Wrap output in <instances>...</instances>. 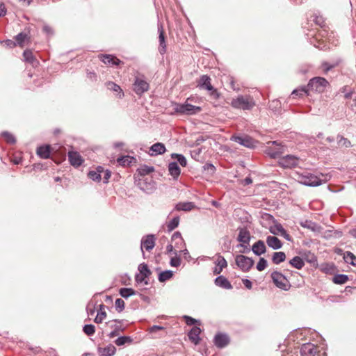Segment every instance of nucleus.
<instances>
[{
	"label": "nucleus",
	"mask_w": 356,
	"mask_h": 356,
	"mask_svg": "<svg viewBox=\"0 0 356 356\" xmlns=\"http://www.w3.org/2000/svg\"><path fill=\"white\" fill-rule=\"evenodd\" d=\"M26 39H28V35L23 32L19 33L15 37L16 44L19 46H22Z\"/></svg>",
	"instance_id": "nucleus-49"
},
{
	"label": "nucleus",
	"mask_w": 356,
	"mask_h": 356,
	"mask_svg": "<svg viewBox=\"0 0 356 356\" xmlns=\"http://www.w3.org/2000/svg\"><path fill=\"white\" fill-rule=\"evenodd\" d=\"M195 207V204L191 202H179L176 204L175 209L177 211H188Z\"/></svg>",
	"instance_id": "nucleus-34"
},
{
	"label": "nucleus",
	"mask_w": 356,
	"mask_h": 356,
	"mask_svg": "<svg viewBox=\"0 0 356 356\" xmlns=\"http://www.w3.org/2000/svg\"><path fill=\"white\" fill-rule=\"evenodd\" d=\"M147 180V178L140 179L138 184L139 188L144 191L150 190L154 187V182L152 181V179H149V182Z\"/></svg>",
	"instance_id": "nucleus-35"
},
{
	"label": "nucleus",
	"mask_w": 356,
	"mask_h": 356,
	"mask_svg": "<svg viewBox=\"0 0 356 356\" xmlns=\"http://www.w3.org/2000/svg\"><path fill=\"white\" fill-rule=\"evenodd\" d=\"M155 245V238L152 234L147 235L143 237L141 240V246L140 249L143 254V257L145 258V253L143 252V248L146 250L149 251L154 248Z\"/></svg>",
	"instance_id": "nucleus-13"
},
{
	"label": "nucleus",
	"mask_w": 356,
	"mask_h": 356,
	"mask_svg": "<svg viewBox=\"0 0 356 356\" xmlns=\"http://www.w3.org/2000/svg\"><path fill=\"white\" fill-rule=\"evenodd\" d=\"M328 85L329 83L325 78L318 76L310 79L307 85V88H308L309 92L310 91H314L321 93L325 90Z\"/></svg>",
	"instance_id": "nucleus-4"
},
{
	"label": "nucleus",
	"mask_w": 356,
	"mask_h": 356,
	"mask_svg": "<svg viewBox=\"0 0 356 356\" xmlns=\"http://www.w3.org/2000/svg\"><path fill=\"white\" fill-rule=\"evenodd\" d=\"M309 91L308 88H307V86H301L298 88H296L293 90V92L291 94V97L293 99H296V97H302L303 95H309Z\"/></svg>",
	"instance_id": "nucleus-29"
},
{
	"label": "nucleus",
	"mask_w": 356,
	"mask_h": 356,
	"mask_svg": "<svg viewBox=\"0 0 356 356\" xmlns=\"http://www.w3.org/2000/svg\"><path fill=\"white\" fill-rule=\"evenodd\" d=\"M108 90L118 92V95L119 98H121L124 96V92L119 85L116 84L113 81H108L105 83Z\"/></svg>",
	"instance_id": "nucleus-30"
},
{
	"label": "nucleus",
	"mask_w": 356,
	"mask_h": 356,
	"mask_svg": "<svg viewBox=\"0 0 356 356\" xmlns=\"http://www.w3.org/2000/svg\"><path fill=\"white\" fill-rule=\"evenodd\" d=\"M172 241H177L176 244H177L179 242L181 243H184V239L181 237V233L179 232H175L172 236Z\"/></svg>",
	"instance_id": "nucleus-59"
},
{
	"label": "nucleus",
	"mask_w": 356,
	"mask_h": 356,
	"mask_svg": "<svg viewBox=\"0 0 356 356\" xmlns=\"http://www.w3.org/2000/svg\"><path fill=\"white\" fill-rule=\"evenodd\" d=\"M133 341V339L129 336H121L115 340V343L118 346H124L126 343H131Z\"/></svg>",
	"instance_id": "nucleus-42"
},
{
	"label": "nucleus",
	"mask_w": 356,
	"mask_h": 356,
	"mask_svg": "<svg viewBox=\"0 0 356 356\" xmlns=\"http://www.w3.org/2000/svg\"><path fill=\"white\" fill-rule=\"evenodd\" d=\"M289 264L292 267L300 270L304 267L305 263L302 258L298 256H296L289 261Z\"/></svg>",
	"instance_id": "nucleus-32"
},
{
	"label": "nucleus",
	"mask_w": 356,
	"mask_h": 356,
	"mask_svg": "<svg viewBox=\"0 0 356 356\" xmlns=\"http://www.w3.org/2000/svg\"><path fill=\"white\" fill-rule=\"evenodd\" d=\"M138 270L139 271V273L142 274L145 277L148 278L152 274V272L149 269L148 266L145 263L140 264L138 266Z\"/></svg>",
	"instance_id": "nucleus-43"
},
{
	"label": "nucleus",
	"mask_w": 356,
	"mask_h": 356,
	"mask_svg": "<svg viewBox=\"0 0 356 356\" xmlns=\"http://www.w3.org/2000/svg\"><path fill=\"white\" fill-rule=\"evenodd\" d=\"M231 140L234 141L245 147L254 148L256 146V141L250 136H232Z\"/></svg>",
	"instance_id": "nucleus-10"
},
{
	"label": "nucleus",
	"mask_w": 356,
	"mask_h": 356,
	"mask_svg": "<svg viewBox=\"0 0 356 356\" xmlns=\"http://www.w3.org/2000/svg\"><path fill=\"white\" fill-rule=\"evenodd\" d=\"M266 243L268 247L273 250H279L283 245L282 242L277 237L274 236H268L266 237Z\"/></svg>",
	"instance_id": "nucleus-22"
},
{
	"label": "nucleus",
	"mask_w": 356,
	"mask_h": 356,
	"mask_svg": "<svg viewBox=\"0 0 356 356\" xmlns=\"http://www.w3.org/2000/svg\"><path fill=\"white\" fill-rule=\"evenodd\" d=\"M201 333V330L198 327H193L191 331L188 332V336L189 339L194 344L197 345L200 341V334Z\"/></svg>",
	"instance_id": "nucleus-25"
},
{
	"label": "nucleus",
	"mask_w": 356,
	"mask_h": 356,
	"mask_svg": "<svg viewBox=\"0 0 356 356\" xmlns=\"http://www.w3.org/2000/svg\"><path fill=\"white\" fill-rule=\"evenodd\" d=\"M68 159L70 164L74 167H79L83 163L81 155L76 152H69Z\"/></svg>",
	"instance_id": "nucleus-21"
},
{
	"label": "nucleus",
	"mask_w": 356,
	"mask_h": 356,
	"mask_svg": "<svg viewBox=\"0 0 356 356\" xmlns=\"http://www.w3.org/2000/svg\"><path fill=\"white\" fill-rule=\"evenodd\" d=\"M99 58L104 64L111 66L119 65L122 63L120 59L111 54H101Z\"/></svg>",
	"instance_id": "nucleus-17"
},
{
	"label": "nucleus",
	"mask_w": 356,
	"mask_h": 356,
	"mask_svg": "<svg viewBox=\"0 0 356 356\" xmlns=\"http://www.w3.org/2000/svg\"><path fill=\"white\" fill-rule=\"evenodd\" d=\"M124 305H125V303L122 299L117 298L115 300V309L118 312H122L124 309Z\"/></svg>",
	"instance_id": "nucleus-54"
},
{
	"label": "nucleus",
	"mask_w": 356,
	"mask_h": 356,
	"mask_svg": "<svg viewBox=\"0 0 356 356\" xmlns=\"http://www.w3.org/2000/svg\"><path fill=\"white\" fill-rule=\"evenodd\" d=\"M154 171L153 166L143 165L138 169V174L141 176H145Z\"/></svg>",
	"instance_id": "nucleus-45"
},
{
	"label": "nucleus",
	"mask_w": 356,
	"mask_h": 356,
	"mask_svg": "<svg viewBox=\"0 0 356 356\" xmlns=\"http://www.w3.org/2000/svg\"><path fill=\"white\" fill-rule=\"evenodd\" d=\"M268 266V262L264 258H260L259 262L257 264V269L259 271L264 270Z\"/></svg>",
	"instance_id": "nucleus-57"
},
{
	"label": "nucleus",
	"mask_w": 356,
	"mask_h": 356,
	"mask_svg": "<svg viewBox=\"0 0 356 356\" xmlns=\"http://www.w3.org/2000/svg\"><path fill=\"white\" fill-rule=\"evenodd\" d=\"M339 63V61H335L333 63L323 62L322 63V67H323L325 72H327L332 68L337 67Z\"/></svg>",
	"instance_id": "nucleus-52"
},
{
	"label": "nucleus",
	"mask_w": 356,
	"mask_h": 356,
	"mask_svg": "<svg viewBox=\"0 0 356 356\" xmlns=\"http://www.w3.org/2000/svg\"><path fill=\"white\" fill-rule=\"evenodd\" d=\"M201 107L193 106L190 104H175L174 111L179 114L193 115L200 112Z\"/></svg>",
	"instance_id": "nucleus-7"
},
{
	"label": "nucleus",
	"mask_w": 356,
	"mask_h": 356,
	"mask_svg": "<svg viewBox=\"0 0 356 356\" xmlns=\"http://www.w3.org/2000/svg\"><path fill=\"white\" fill-rule=\"evenodd\" d=\"M317 348L311 343H304L300 348L301 356H315Z\"/></svg>",
	"instance_id": "nucleus-16"
},
{
	"label": "nucleus",
	"mask_w": 356,
	"mask_h": 356,
	"mask_svg": "<svg viewBox=\"0 0 356 356\" xmlns=\"http://www.w3.org/2000/svg\"><path fill=\"white\" fill-rule=\"evenodd\" d=\"M136 161V159L131 156L127 155V156H122L119 157L117 159V162L119 165L122 166H127L131 164L132 163H135Z\"/></svg>",
	"instance_id": "nucleus-33"
},
{
	"label": "nucleus",
	"mask_w": 356,
	"mask_h": 356,
	"mask_svg": "<svg viewBox=\"0 0 356 356\" xmlns=\"http://www.w3.org/2000/svg\"><path fill=\"white\" fill-rule=\"evenodd\" d=\"M50 153L51 147L50 145H48L40 146L37 149V154L38 156L43 159H49L50 156Z\"/></svg>",
	"instance_id": "nucleus-28"
},
{
	"label": "nucleus",
	"mask_w": 356,
	"mask_h": 356,
	"mask_svg": "<svg viewBox=\"0 0 356 356\" xmlns=\"http://www.w3.org/2000/svg\"><path fill=\"white\" fill-rule=\"evenodd\" d=\"M105 305L101 304L99 305V309L97 311V314L95 318V322L96 323H101L106 317V312L104 310Z\"/></svg>",
	"instance_id": "nucleus-36"
},
{
	"label": "nucleus",
	"mask_w": 356,
	"mask_h": 356,
	"mask_svg": "<svg viewBox=\"0 0 356 356\" xmlns=\"http://www.w3.org/2000/svg\"><path fill=\"white\" fill-rule=\"evenodd\" d=\"M197 87L205 89L210 92V95L215 99L220 97L218 90L214 88L211 83V78L207 74L202 75L197 82Z\"/></svg>",
	"instance_id": "nucleus-5"
},
{
	"label": "nucleus",
	"mask_w": 356,
	"mask_h": 356,
	"mask_svg": "<svg viewBox=\"0 0 356 356\" xmlns=\"http://www.w3.org/2000/svg\"><path fill=\"white\" fill-rule=\"evenodd\" d=\"M179 224V217H174L167 225V227L169 232L172 231L178 227Z\"/></svg>",
	"instance_id": "nucleus-47"
},
{
	"label": "nucleus",
	"mask_w": 356,
	"mask_h": 356,
	"mask_svg": "<svg viewBox=\"0 0 356 356\" xmlns=\"http://www.w3.org/2000/svg\"><path fill=\"white\" fill-rule=\"evenodd\" d=\"M214 283L216 286L222 289H232L233 288L229 281L223 275L217 277L214 280Z\"/></svg>",
	"instance_id": "nucleus-23"
},
{
	"label": "nucleus",
	"mask_w": 356,
	"mask_h": 356,
	"mask_svg": "<svg viewBox=\"0 0 356 356\" xmlns=\"http://www.w3.org/2000/svg\"><path fill=\"white\" fill-rule=\"evenodd\" d=\"M282 147H279L277 149H271L270 152V155L272 158H277L281 154H282Z\"/></svg>",
	"instance_id": "nucleus-61"
},
{
	"label": "nucleus",
	"mask_w": 356,
	"mask_h": 356,
	"mask_svg": "<svg viewBox=\"0 0 356 356\" xmlns=\"http://www.w3.org/2000/svg\"><path fill=\"white\" fill-rule=\"evenodd\" d=\"M97 352L99 356H113L116 352V348L112 344H108L104 348L99 347Z\"/></svg>",
	"instance_id": "nucleus-24"
},
{
	"label": "nucleus",
	"mask_w": 356,
	"mask_h": 356,
	"mask_svg": "<svg viewBox=\"0 0 356 356\" xmlns=\"http://www.w3.org/2000/svg\"><path fill=\"white\" fill-rule=\"evenodd\" d=\"M159 40V52L164 54L166 51V43L163 26L161 23L158 24Z\"/></svg>",
	"instance_id": "nucleus-15"
},
{
	"label": "nucleus",
	"mask_w": 356,
	"mask_h": 356,
	"mask_svg": "<svg viewBox=\"0 0 356 356\" xmlns=\"http://www.w3.org/2000/svg\"><path fill=\"white\" fill-rule=\"evenodd\" d=\"M42 31L47 36H52L54 35L53 29L47 24L43 26Z\"/></svg>",
	"instance_id": "nucleus-60"
},
{
	"label": "nucleus",
	"mask_w": 356,
	"mask_h": 356,
	"mask_svg": "<svg viewBox=\"0 0 356 356\" xmlns=\"http://www.w3.org/2000/svg\"><path fill=\"white\" fill-rule=\"evenodd\" d=\"M147 278V277H143V275L140 273L136 274L135 276V280L137 283H144L145 285L149 284Z\"/></svg>",
	"instance_id": "nucleus-58"
},
{
	"label": "nucleus",
	"mask_w": 356,
	"mask_h": 356,
	"mask_svg": "<svg viewBox=\"0 0 356 356\" xmlns=\"http://www.w3.org/2000/svg\"><path fill=\"white\" fill-rule=\"evenodd\" d=\"M119 293L122 297L128 298L129 297L135 295L136 291L131 288H121L119 291Z\"/></svg>",
	"instance_id": "nucleus-44"
},
{
	"label": "nucleus",
	"mask_w": 356,
	"mask_h": 356,
	"mask_svg": "<svg viewBox=\"0 0 356 356\" xmlns=\"http://www.w3.org/2000/svg\"><path fill=\"white\" fill-rule=\"evenodd\" d=\"M170 264L173 267H178L181 264V259L179 257H173L170 259Z\"/></svg>",
	"instance_id": "nucleus-62"
},
{
	"label": "nucleus",
	"mask_w": 356,
	"mask_h": 356,
	"mask_svg": "<svg viewBox=\"0 0 356 356\" xmlns=\"http://www.w3.org/2000/svg\"><path fill=\"white\" fill-rule=\"evenodd\" d=\"M164 329L163 327L159 325H153L149 328V332L151 334L155 333L159 330H163Z\"/></svg>",
	"instance_id": "nucleus-63"
},
{
	"label": "nucleus",
	"mask_w": 356,
	"mask_h": 356,
	"mask_svg": "<svg viewBox=\"0 0 356 356\" xmlns=\"http://www.w3.org/2000/svg\"><path fill=\"white\" fill-rule=\"evenodd\" d=\"M298 182L301 184L310 187L318 186L323 184L322 179L316 175L308 172L298 174Z\"/></svg>",
	"instance_id": "nucleus-2"
},
{
	"label": "nucleus",
	"mask_w": 356,
	"mask_h": 356,
	"mask_svg": "<svg viewBox=\"0 0 356 356\" xmlns=\"http://www.w3.org/2000/svg\"><path fill=\"white\" fill-rule=\"evenodd\" d=\"M271 278L275 285L279 289L288 291L291 288L290 282L287 280L285 275L278 271H273L271 273Z\"/></svg>",
	"instance_id": "nucleus-6"
},
{
	"label": "nucleus",
	"mask_w": 356,
	"mask_h": 356,
	"mask_svg": "<svg viewBox=\"0 0 356 356\" xmlns=\"http://www.w3.org/2000/svg\"><path fill=\"white\" fill-rule=\"evenodd\" d=\"M203 169L207 171L209 175H213L216 171V167L209 163H207L203 165Z\"/></svg>",
	"instance_id": "nucleus-56"
},
{
	"label": "nucleus",
	"mask_w": 356,
	"mask_h": 356,
	"mask_svg": "<svg viewBox=\"0 0 356 356\" xmlns=\"http://www.w3.org/2000/svg\"><path fill=\"white\" fill-rule=\"evenodd\" d=\"M252 251L257 256H261L266 252L265 243L262 240H259L252 246Z\"/></svg>",
	"instance_id": "nucleus-20"
},
{
	"label": "nucleus",
	"mask_w": 356,
	"mask_h": 356,
	"mask_svg": "<svg viewBox=\"0 0 356 356\" xmlns=\"http://www.w3.org/2000/svg\"><path fill=\"white\" fill-rule=\"evenodd\" d=\"M300 159L296 156L288 154L283 156L280 161V164L284 168H293L298 165Z\"/></svg>",
	"instance_id": "nucleus-11"
},
{
	"label": "nucleus",
	"mask_w": 356,
	"mask_h": 356,
	"mask_svg": "<svg viewBox=\"0 0 356 356\" xmlns=\"http://www.w3.org/2000/svg\"><path fill=\"white\" fill-rule=\"evenodd\" d=\"M286 259V254L284 252H275L272 257V261L275 264H280Z\"/></svg>",
	"instance_id": "nucleus-37"
},
{
	"label": "nucleus",
	"mask_w": 356,
	"mask_h": 356,
	"mask_svg": "<svg viewBox=\"0 0 356 356\" xmlns=\"http://www.w3.org/2000/svg\"><path fill=\"white\" fill-rule=\"evenodd\" d=\"M149 89V83L147 81L145 77L143 74H138L134 78L133 83V90L134 92L141 96Z\"/></svg>",
	"instance_id": "nucleus-3"
},
{
	"label": "nucleus",
	"mask_w": 356,
	"mask_h": 356,
	"mask_svg": "<svg viewBox=\"0 0 356 356\" xmlns=\"http://www.w3.org/2000/svg\"><path fill=\"white\" fill-rule=\"evenodd\" d=\"M172 276L173 272L170 270H166L159 273L158 279L160 282H164L172 278Z\"/></svg>",
	"instance_id": "nucleus-39"
},
{
	"label": "nucleus",
	"mask_w": 356,
	"mask_h": 356,
	"mask_svg": "<svg viewBox=\"0 0 356 356\" xmlns=\"http://www.w3.org/2000/svg\"><path fill=\"white\" fill-rule=\"evenodd\" d=\"M168 171L174 179H177L181 173V169L176 161L169 163Z\"/></svg>",
	"instance_id": "nucleus-26"
},
{
	"label": "nucleus",
	"mask_w": 356,
	"mask_h": 356,
	"mask_svg": "<svg viewBox=\"0 0 356 356\" xmlns=\"http://www.w3.org/2000/svg\"><path fill=\"white\" fill-rule=\"evenodd\" d=\"M300 225L302 227L310 229L314 232L320 233L322 230L321 225L312 220H305V222H301Z\"/></svg>",
	"instance_id": "nucleus-27"
},
{
	"label": "nucleus",
	"mask_w": 356,
	"mask_h": 356,
	"mask_svg": "<svg viewBox=\"0 0 356 356\" xmlns=\"http://www.w3.org/2000/svg\"><path fill=\"white\" fill-rule=\"evenodd\" d=\"M348 280L347 275L337 274L332 277V282L337 284H343Z\"/></svg>",
	"instance_id": "nucleus-41"
},
{
	"label": "nucleus",
	"mask_w": 356,
	"mask_h": 356,
	"mask_svg": "<svg viewBox=\"0 0 356 356\" xmlns=\"http://www.w3.org/2000/svg\"><path fill=\"white\" fill-rule=\"evenodd\" d=\"M269 230L270 232L274 235H281V234H282V232H284V228L281 224L277 223L274 226L270 227Z\"/></svg>",
	"instance_id": "nucleus-46"
},
{
	"label": "nucleus",
	"mask_w": 356,
	"mask_h": 356,
	"mask_svg": "<svg viewBox=\"0 0 356 356\" xmlns=\"http://www.w3.org/2000/svg\"><path fill=\"white\" fill-rule=\"evenodd\" d=\"M124 320H112L106 323L107 326L113 329V330L108 334L109 338H113L119 335L120 332H123L125 327L122 326Z\"/></svg>",
	"instance_id": "nucleus-9"
},
{
	"label": "nucleus",
	"mask_w": 356,
	"mask_h": 356,
	"mask_svg": "<svg viewBox=\"0 0 356 356\" xmlns=\"http://www.w3.org/2000/svg\"><path fill=\"white\" fill-rule=\"evenodd\" d=\"M171 158L176 159V162L177 163H179L182 167H186L187 165V160L183 154L172 153L171 154Z\"/></svg>",
	"instance_id": "nucleus-40"
},
{
	"label": "nucleus",
	"mask_w": 356,
	"mask_h": 356,
	"mask_svg": "<svg viewBox=\"0 0 356 356\" xmlns=\"http://www.w3.org/2000/svg\"><path fill=\"white\" fill-rule=\"evenodd\" d=\"M238 234L237 236V241L241 243L239 246L245 247V245H248L250 241V233L247 227H240L238 228Z\"/></svg>",
	"instance_id": "nucleus-12"
},
{
	"label": "nucleus",
	"mask_w": 356,
	"mask_h": 356,
	"mask_svg": "<svg viewBox=\"0 0 356 356\" xmlns=\"http://www.w3.org/2000/svg\"><path fill=\"white\" fill-rule=\"evenodd\" d=\"M104 171V168L102 166H99L97 170H91L88 173V177L95 181H100L102 179L101 173Z\"/></svg>",
	"instance_id": "nucleus-31"
},
{
	"label": "nucleus",
	"mask_w": 356,
	"mask_h": 356,
	"mask_svg": "<svg viewBox=\"0 0 356 356\" xmlns=\"http://www.w3.org/2000/svg\"><path fill=\"white\" fill-rule=\"evenodd\" d=\"M83 331L87 336H92L95 332V327L92 324H86L83 326Z\"/></svg>",
	"instance_id": "nucleus-50"
},
{
	"label": "nucleus",
	"mask_w": 356,
	"mask_h": 356,
	"mask_svg": "<svg viewBox=\"0 0 356 356\" xmlns=\"http://www.w3.org/2000/svg\"><path fill=\"white\" fill-rule=\"evenodd\" d=\"M281 107V102L278 99L273 100L269 104V108L273 112H277Z\"/></svg>",
	"instance_id": "nucleus-53"
},
{
	"label": "nucleus",
	"mask_w": 356,
	"mask_h": 356,
	"mask_svg": "<svg viewBox=\"0 0 356 356\" xmlns=\"http://www.w3.org/2000/svg\"><path fill=\"white\" fill-rule=\"evenodd\" d=\"M231 105L235 108L250 110L255 106V102L250 95H238L232 100Z\"/></svg>",
	"instance_id": "nucleus-1"
},
{
	"label": "nucleus",
	"mask_w": 356,
	"mask_h": 356,
	"mask_svg": "<svg viewBox=\"0 0 356 356\" xmlns=\"http://www.w3.org/2000/svg\"><path fill=\"white\" fill-rule=\"evenodd\" d=\"M338 144L341 146H344L346 147H348L351 146L350 142L346 138L342 136L339 135L337 136Z\"/></svg>",
	"instance_id": "nucleus-55"
},
{
	"label": "nucleus",
	"mask_w": 356,
	"mask_h": 356,
	"mask_svg": "<svg viewBox=\"0 0 356 356\" xmlns=\"http://www.w3.org/2000/svg\"><path fill=\"white\" fill-rule=\"evenodd\" d=\"M343 259L346 263L356 266V257L353 252L349 251L346 252L343 254Z\"/></svg>",
	"instance_id": "nucleus-38"
},
{
	"label": "nucleus",
	"mask_w": 356,
	"mask_h": 356,
	"mask_svg": "<svg viewBox=\"0 0 356 356\" xmlns=\"http://www.w3.org/2000/svg\"><path fill=\"white\" fill-rule=\"evenodd\" d=\"M184 318H185L186 324L188 325H195V323L196 322V320L191 316H185Z\"/></svg>",
	"instance_id": "nucleus-64"
},
{
	"label": "nucleus",
	"mask_w": 356,
	"mask_h": 356,
	"mask_svg": "<svg viewBox=\"0 0 356 356\" xmlns=\"http://www.w3.org/2000/svg\"><path fill=\"white\" fill-rule=\"evenodd\" d=\"M1 136L5 138L7 143L10 144H15L16 143L15 136L8 131H3Z\"/></svg>",
	"instance_id": "nucleus-51"
},
{
	"label": "nucleus",
	"mask_w": 356,
	"mask_h": 356,
	"mask_svg": "<svg viewBox=\"0 0 356 356\" xmlns=\"http://www.w3.org/2000/svg\"><path fill=\"white\" fill-rule=\"evenodd\" d=\"M235 262L237 266L243 272H248L254 264L252 258L243 254L236 255Z\"/></svg>",
	"instance_id": "nucleus-8"
},
{
	"label": "nucleus",
	"mask_w": 356,
	"mask_h": 356,
	"mask_svg": "<svg viewBox=\"0 0 356 356\" xmlns=\"http://www.w3.org/2000/svg\"><path fill=\"white\" fill-rule=\"evenodd\" d=\"M216 257L217 259L215 262L216 267L213 270V273L215 275H218L222 271L223 268L227 266V262L226 259L224 258V257H222L220 254H217Z\"/></svg>",
	"instance_id": "nucleus-18"
},
{
	"label": "nucleus",
	"mask_w": 356,
	"mask_h": 356,
	"mask_svg": "<svg viewBox=\"0 0 356 356\" xmlns=\"http://www.w3.org/2000/svg\"><path fill=\"white\" fill-rule=\"evenodd\" d=\"M229 337L227 334L218 333L216 334L213 343L215 346L219 348H222L227 346L229 343Z\"/></svg>",
	"instance_id": "nucleus-14"
},
{
	"label": "nucleus",
	"mask_w": 356,
	"mask_h": 356,
	"mask_svg": "<svg viewBox=\"0 0 356 356\" xmlns=\"http://www.w3.org/2000/svg\"><path fill=\"white\" fill-rule=\"evenodd\" d=\"M166 148L164 144L161 143H156L149 148V155L152 156L163 154L165 152Z\"/></svg>",
	"instance_id": "nucleus-19"
},
{
	"label": "nucleus",
	"mask_w": 356,
	"mask_h": 356,
	"mask_svg": "<svg viewBox=\"0 0 356 356\" xmlns=\"http://www.w3.org/2000/svg\"><path fill=\"white\" fill-rule=\"evenodd\" d=\"M23 56L25 61L30 63L33 65L34 64V62L37 61L36 59L34 58L32 51L29 50H25L23 53Z\"/></svg>",
	"instance_id": "nucleus-48"
}]
</instances>
